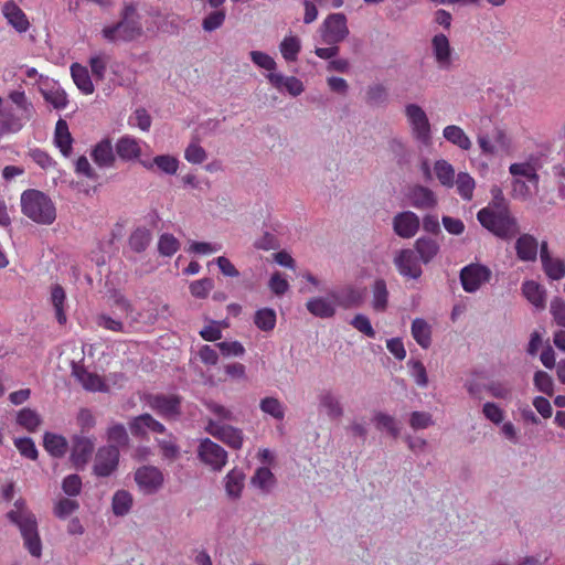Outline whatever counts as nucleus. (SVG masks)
I'll list each match as a JSON object with an SVG mask.
<instances>
[{"label": "nucleus", "instance_id": "nucleus-1", "mask_svg": "<svg viewBox=\"0 0 565 565\" xmlns=\"http://www.w3.org/2000/svg\"><path fill=\"white\" fill-rule=\"evenodd\" d=\"M120 19L115 24L105 25L102 29V36L109 43L132 42L143 35L141 18L137 4L124 3L119 14Z\"/></svg>", "mask_w": 565, "mask_h": 565}, {"label": "nucleus", "instance_id": "nucleus-2", "mask_svg": "<svg viewBox=\"0 0 565 565\" xmlns=\"http://www.w3.org/2000/svg\"><path fill=\"white\" fill-rule=\"evenodd\" d=\"M8 518L19 526L29 553L39 558L42 554V544L36 530V521L34 515L26 510L24 502L18 500L8 513Z\"/></svg>", "mask_w": 565, "mask_h": 565}, {"label": "nucleus", "instance_id": "nucleus-3", "mask_svg": "<svg viewBox=\"0 0 565 565\" xmlns=\"http://www.w3.org/2000/svg\"><path fill=\"white\" fill-rule=\"evenodd\" d=\"M20 203L22 213L35 223L51 224L55 220V206L52 201L41 191H24L21 194Z\"/></svg>", "mask_w": 565, "mask_h": 565}, {"label": "nucleus", "instance_id": "nucleus-4", "mask_svg": "<svg viewBox=\"0 0 565 565\" xmlns=\"http://www.w3.org/2000/svg\"><path fill=\"white\" fill-rule=\"evenodd\" d=\"M477 218L483 227L502 239H511L521 232L518 221L505 210L495 212L484 207L478 212Z\"/></svg>", "mask_w": 565, "mask_h": 565}, {"label": "nucleus", "instance_id": "nucleus-5", "mask_svg": "<svg viewBox=\"0 0 565 565\" xmlns=\"http://www.w3.org/2000/svg\"><path fill=\"white\" fill-rule=\"evenodd\" d=\"M404 115L409 126L412 137L425 146L430 145L431 125L423 107L415 103L406 104Z\"/></svg>", "mask_w": 565, "mask_h": 565}, {"label": "nucleus", "instance_id": "nucleus-6", "mask_svg": "<svg viewBox=\"0 0 565 565\" xmlns=\"http://www.w3.org/2000/svg\"><path fill=\"white\" fill-rule=\"evenodd\" d=\"M196 454L200 461L214 472L222 471L228 459L227 451L210 438L200 440Z\"/></svg>", "mask_w": 565, "mask_h": 565}, {"label": "nucleus", "instance_id": "nucleus-7", "mask_svg": "<svg viewBox=\"0 0 565 565\" xmlns=\"http://www.w3.org/2000/svg\"><path fill=\"white\" fill-rule=\"evenodd\" d=\"M491 269L482 264L472 263L460 270V282L466 292H477L483 285L490 281Z\"/></svg>", "mask_w": 565, "mask_h": 565}, {"label": "nucleus", "instance_id": "nucleus-8", "mask_svg": "<svg viewBox=\"0 0 565 565\" xmlns=\"http://www.w3.org/2000/svg\"><path fill=\"white\" fill-rule=\"evenodd\" d=\"M347 18L343 13L329 14L320 26L322 42L326 44H338L349 35Z\"/></svg>", "mask_w": 565, "mask_h": 565}, {"label": "nucleus", "instance_id": "nucleus-9", "mask_svg": "<svg viewBox=\"0 0 565 565\" xmlns=\"http://www.w3.org/2000/svg\"><path fill=\"white\" fill-rule=\"evenodd\" d=\"M204 429L207 434L233 449L237 450L243 447L244 434L242 429L237 427L221 424L215 419H207Z\"/></svg>", "mask_w": 565, "mask_h": 565}, {"label": "nucleus", "instance_id": "nucleus-10", "mask_svg": "<svg viewBox=\"0 0 565 565\" xmlns=\"http://www.w3.org/2000/svg\"><path fill=\"white\" fill-rule=\"evenodd\" d=\"M430 49L439 70L449 71L454 67L456 53L449 39L444 33H437L431 38Z\"/></svg>", "mask_w": 565, "mask_h": 565}, {"label": "nucleus", "instance_id": "nucleus-11", "mask_svg": "<svg viewBox=\"0 0 565 565\" xmlns=\"http://www.w3.org/2000/svg\"><path fill=\"white\" fill-rule=\"evenodd\" d=\"M393 263L399 275L408 279H418L422 276V266L416 252L404 248L395 252Z\"/></svg>", "mask_w": 565, "mask_h": 565}, {"label": "nucleus", "instance_id": "nucleus-12", "mask_svg": "<svg viewBox=\"0 0 565 565\" xmlns=\"http://www.w3.org/2000/svg\"><path fill=\"white\" fill-rule=\"evenodd\" d=\"M543 168L542 154H530L523 161L510 164L509 172L513 177H523L535 188L539 186L540 175L537 171Z\"/></svg>", "mask_w": 565, "mask_h": 565}, {"label": "nucleus", "instance_id": "nucleus-13", "mask_svg": "<svg viewBox=\"0 0 565 565\" xmlns=\"http://www.w3.org/2000/svg\"><path fill=\"white\" fill-rule=\"evenodd\" d=\"M75 172L78 178L76 181L78 191L87 195L94 193L99 184V174L95 171L86 157H79L77 159Z\"/></svg>", "mask_w": 565, "mask_h": 565}, {"label": "nucleus", "instance_id": "nucleus-14", "mask_svg": "<svg viewBox=\"0 0 565 565\" xmlns=\"http://www.w3.org/2000/svg\"><path fill=\"white\" fill-rule=\"evenodd\" d=\"M148 405L167 419H177L181 414V398L178 395H153L149 397Z\"/></svg>", "mask_w": 565, "mask_h": 565}, {"label": "nucleus", "instance_id": "nucleus-15", "mask_svg": "<svg viewBox=\"0 0 565 565\" xmlns=\"http://www.w3.org/2000/svg\"><path fill=\"white\" fill-rule=\"evenodd\" d=\"M118 461L119 449L113 445L104 446L96 454L94 472L99 477H108L116 470Z\"/></svg>", "mask_w": 565, "mask_h": 565}, {"label": "nucleus", "instance_id": "nucleus-16", "mask_svg": "<svg viewBox=\"0 0 565 565\" xmlns=\"http://www.w3.org/2000/svg\"><path fill=\"white\" fill-rule=\"evenodd\" d=\"M135 480L143 493L151 494L162 487L164 478L157 467L143 466L135 472Z\"/></svg>", "mask_w": 565, "mask_h": 565}, {"label": "nucleus", "instance_id": "nucleus-17", "mask_svg": "<svg viewBox=\"0 0 565 565\" xmlns=\"http://www.w3.org/2000/svg\"><path fill=\"white\" fill-rule=\"evenodd\" d=\"M393 231L401 238L414 237L420 227V220L417 214L412 211H403L397 213L392 220Z\"/></svg>", "mask_w": 565, "mask_h": 565}, {"label": "nucleus", "instance_id": "nucleus-18", "mask_svg": "<svg viewBox=\"0 0 565 565\" xmlns=\"http://www.w3.org/2000/svg\"><path fill=\"white\" fill-rule=\"evenodd\" d=\"M405 196L408 204L418 210H430L438 204L436 194L424 185L411 186Z\"/></svg>", "mask_w": 565, "mask_h": 565}, {"label": "nucleus", "instance_id": "nucleus-19", "mask_svg": "<svg viewBox=\"0 0 565 565\" xmlns=\"http://www.w3.org/2000/svg\"><path fill=\"white\" fill-rule=\"evenodd\" d=\"M1 13L7 23L18 33H25L30 28V21L24 11L14 1H7L1 7Z\"/></svg>", "mask_w": 565, "mask_h": 565}, {"label": "nucleus", "instance_id": "nucleus-20", "mask_svg": "<svg viewBox=\"0 0 565 565\" xmlns=\"http://www.w3.org/2000/svg\"><path fill=\"white\" fill-rule=\"evenodd\" d=\"M246 476L244 471L237 467L231 469L222 480L226 498L236 502L242 498L245 488Z\"/></svg>", "mask_w": 565, "mask_h": 565}, {"label": "nucleus", "instance_id": "nucleus-21", "mask_svg": "<svg viewBox=\"0 0 565 565\" xmlns=\"http://www.w3.org/2000/svg\"><path fill=\"white\" fill-rule=\"evenodd\" d=\"M95 449V438L93 436H77L73 438V467L82 468L90 459Z\"/></svg>", "mask_w": 565, "mask_h": 565}, {"label": "nucleus", "instance_id": "nucleus-22", "mask_svg": "<svg viewBox=\"0 0 565 565\" xmlns=\"http://www.w3.org/2000/svg\"><path fill=\"white\" fill-rule=\"evenodd\" d=\"M129 428L134 436H145L149 431L156 434H164L166 427L163 424L158 422L152 415L145 413L139 416L131 418L129 422Z\"/></svg>", "mask_w": 565, "mask_h": 565}, {"label": "nucleus", "instance_id": "nucleus-23", "mask_svg": "<svg viewBox=\"0 0 565 565\" xmlns=\"http://www.w3.org/2000/svg\"><path fill=\"white\" fill-rule=\"evenodd\" d=\"M518 235L519 237L514 244L518 258L522 262H535L537 259L539 249L537 239L529 233Z\"/></svg>", "mask_w": 565, "mask_h": 565}, {"label": "nucleus", "instance_id": "nucleus-24", "mask_svg": "<svg viewBox=\"0 0 565 565\" xmlns=\"http://www.w3.org/2000/svg\"><path fill=\"white\" fill-rule=\"evenodd\" d=\"M40 92L42 93L44 99L51 104L54 108L60 109L64 108L67 105V96L66 93L63 92L57 83L45 78L40 83Z\"/></svg>", "mask_w": 565, "mask_h": 565}, {"label": "nucleus", "instance_id": "nucleus-25", "mask_svg": "<svg viewBox=\"0 0 565 565\" xmlns=\"http://www.w3.org/2000/svg\"><path fill=\"white\" fill-rule=\"evenodd\" d=\"M50 302L54 310L55 318L60 324L67 322V295L66 289L58 284H54L50 291Z\"/></svg>", "mask_w": 565, "mask_h": 565}, {"label": "nucleus", "instance_id": "nucleus-26", "mask_svg": "<svg viewBox=\"0 0 565 565\" xmlns=\"http://www.w3.org/2000/svg\"><path fill=\"white\" fill-rule=\"evenodd\" d=\"M307 310L318 318H331L334 316L337 307L331 292L327 297H315L307 301Z\"/></svg>", "mask_w": 565, "mask_h": 565}, {"label": "nucleus", "instance_id": "nucleus-27", "mask_svg": "<svg viewBox=\"0 0 565 565\" xmlns=\"http://www.w3.org/2000/svg\"><path fill=\"white\" fill-rule=\"evenodd\" d=\"M140 163L149 171H154V169H157L158 171L169 175L175 174L179 169V160L171 154L156 156L152 160H140Z\"/></svg>", "mask_w": 565, "mask_h": 565}, {"label": "nucleus", "instance_id": "nucleus-28", "mask_svg": "<svg viewBox=\"0 0 565 565\" xmlns=\"http://www.w3.org/2000/svg\"><path fill=\"white\" fill-rule=\"evenodd\" d=\"M15 423L24 430L29 433L38 431L42 424V415L34 408L23 407L15 414Z\"/></svg>", "mask_w": 565, "mask_h": 565}, {"label": "nucleus", "instance_id": "nucleus-29", "mask_svg": "<svg viewBox=\"0 0 565 565\" xmlns=\"http://www.w3.org/2000/svg\"><path fill=\"white\" fill-rule=\"evenodd\" d=\"M43 447L52 457H63L68 449V441L65 436L53 431H46L43 435Z\"/></svg>", "mask_w": 565, "mask_h": 565}, {"label": "nucleus", "instance_id": "nucleus-30", "mask_svg": "<svg viewBox=\"0 0 565 565\" xmlns=\"http://www.w3.org/2000/svg\"><path fill=\"white\" fill-rule=\"evenodd\" d=\"M319 407L322 408L330 418H340L343 415V406L340 398L330 390H323L318 395Z\"/></svg>", "mask_w": 565, "mask_h": 565}, {"label": "nucleus", "instance_id": "nucleus-31", "mask_svg": "<svg viewBox=\"0 0 565 565\" xmlns=\"http://www.w3.org/2000/svg\"><path fill=\"white\" fill-rule=\"evenodd\" d=\"M335 307L351 308L359 306L363 299V292L352 286H347L341 290L331 291Z\"/></svg>", "mask_w": 565, "mask_h": 565}, {"label": "nucleus", "instance_id": "nucleus-32", "mask_svg": "<svg viewBox=\"0 0 565 565\" xmlns=\"http://www.w3.org/2000/svg\"><path fill=\"white\" fill-rule=\"evenodd\" d=\"M116 152L120 159L131 161L140 158L141 147L137 139L124 136L116 142Z\"/></svg>", "mask_w": 565, "mask_h": 565}, {"label": "nucleus", "instance_id": "nucleus-33", "mask_svg": "<svg viewBox=\"0 0 565 565\" xmlns=\"http://www.w3.org/2000/svg\"><path fill=\"white\" fill-rule=\"evenodd\" d=\"M92 157L94 162L100 168L113 167L116 158L110 140L104 139L98 142L92 151Z\"/></svg>", "mask_w": 565, "mask_h": 565}, {"label": "nucleus", "instance_id": "nucleus-34", "mask_svg": "<svg viewBox=\"0 0 565 565\" xmlns=\"http://www.w3.org/2000/svg\"><path fill=\"white\" fill-rule=\"evenodd\" d=\"M443 137L454 146H457L461 150H470L472 147L471 139L463 131V129L457 125H448L443 129Z\"/></svg>", "mask_w": 565, "mask_h": 565}, {"label": "nucleus", "instance_id": "nucleus-35", "mask_svg": "<svg viewBox=\"0 0 565 565\" xmlns=\"http://www.w3.org/2000/svg\"><path fill=\"white\" fill-rule=\"evenodd\" d=\"M411 332L414 340L423 349H428L431 344V326L422 318H416L412 322Z\"/></svg>", "mask_w": 565, "mask_h": 565}, {"label": "nucleus", "instance_id": "nucleus-36", "mask_svg": "<svg viewBox=\"0 0 565 565\" xmlns=\"http://www.w3.org/2000/svg\"><path fill=\"white\" fill-rule=\"evenodd\" d=\"M53 142L64 157L71 152V132L65 119H60L55 126Z\"/></svg>", "mask_w": 565, "mask_h": 565}, {"label": "nucleus", "instance_id": "nucleus-37", "mask_svg": "<svg viewBox=\"0 0 565 565\" xmlns=\"http://www.w3.org/2000/svg\"><path fill=\"white\" fill-rule=\"evenodd\" d=\"M132 504L131 493L126 490H118L111 499V511L116 516H125L130 512Z\"/></svg>", "mask_w": 565, "mask_h": 565}, {"label": "nucleus", "instance_id": "nucleus-38", "mask_svg": "<svg viewBox=\"0 0 565 565\" xmlns=\"http://www.w3.org/2000/svg\"><path fill=\"white\" fill-rule=\"evenodd\" d=\"M416 255H419V260L428 264L439 252V245L431 238L420 237L415 242Z\"/></svg>", "mask_w": 565, "mask_h": 565}, {"label": "nucleus", "instance_id": "nucleus-39", "mask_svg": "<svg viewBox=\"0 0 565 565\" xmlns=\"http://www.w3.org/2000/svg\"><path fill=\"white\" fill-rule=\"evenodd\" d=\"M73 374L76 375L86 391L90 392H108V385L97 375L87 373L85 371H77L73 369Z\"/></svg>", "mask_w": 565, "mask_h": 565}, {"label": "nucleus", "instance_id": "nucleus-40", "mask_svg": "<svg viewBox=\"0 0 565 565\" xmlns=\"http://www.w3.org/2000/svg\"><path fill=\"white\" fill-rule=\"evenodd\" d=\"M250 482L254 487L267 493L275 487L276 478L270 469L260 467L255 471Z\"/></svg>", "mask_w": 565, "mask_h": 565}, {"label": "nucleus", "instance_id": "nucleus-41", "mask_svg": "<svg viewBox=\"0 0 565 565\" xmlns=\"http://www.w3.org/2000/svg\"><path fill=\"white\" fill-rule=\"evenodd\" d=\"M73 82L83 94L94 93L95 87L86 67L73 64Z\"/></svg>", "mask_w": 565, "mask_h": 565}, {"label": "nucleus", "instance_id": "nucleus-42", "mask_svg": "<svg viewBox=\"0 0 565 565\" xmlns=\"http://www.w3.org/2000/svg\"><path fill=\"white\" fill-rule=\"evenodd\" d=\"M434 172L441 185L452 188L455 185V169L446 160H437L434 164Z\"/></svg>", "mask_w": 565, "mask_h": 565}, {"label": "nucleus", "instance_id": "nucleus-43", "mask_svg": "<svg viewBox=\"0 0 565 565\" xmlns=\"http://www.w3.org/2000/svg\"><path fill=\"white\" fill-rule=\"evenodd\" d=\"M522 292L524 297L535 307L543 308L545 305V292L542 287L533 281L529 280L523 282Z\"/></svg>", "mask_w": 565, "mask_h": 565}, {"label": "nucleus", "instance_id": "nucleus-44", "mask_svg": "<svg viewBox=\"0 0 565 565\" xmlns=\"http://www.w3.org/2000/svg\"><path fill=\"white\" fill-rule=\"evenodd\" d=\"M457 192L465 201H471L476 188L475 179L467 172H459L455 180Z\"/></svg>", "mask_w": 565, "mask_h": 565}, {"label": "nucleus", "instance_id": "nucleus-45", "mask_svg": "<svg viewBox=\"0 0 565 565\" xmlns=\"http://www.w3.org/2000/svg\"><path fill=\"white\" fill-rule=\"evenodd\" d=\"M205 408L212 414L213 417H210L209 419H215L220 422L221 424H224L225 422H232L235 420L234 413L227 408L226 406L212 401L207 399L204 401Z\"/></svg>", "mask_w": 565, "mask_h": 565}, {"label": "nucleus", "instance_id": "nucleus-46", "mask_svg": "<svg viewBox=\"0 0 565 565\" xmlns=\"http://www.w3.org/2000/svg\"><path fill=\"white\" fill-rule=\"evenodd\" d=\"M68 480H70L68 477L64 478L63 484H62L64 495H58L54 502L53 511H54V514L60 519H66V518H68V515L71 513V500L68 499V495H70Z\"/></svg>", "mask_w": 565, "mask_h": 565}, {"label": "nucleus", "instance_id": "nucleus-47", "mask_svg": "<svg viewBox=\"0 0 565 565\" xmlns=\"http://www.w3.org/2000/svg\"><path fill=\"white\" fill-rule=\"evenodd\" d=\"M276 312L271 308H262L255 312V326L265 332L274 330L276 326Z\"/></svg>", "mask_w": 565, "mask_h": 565}, {"label": "nucleus", "instance_id": "nucleus-48", "mask_svg": "<svg viewBox=\"0 0 565 565\" xmlns=\"http://www.w3.org/2000/svg\"><path fill=\"white\" fill-rule=\"evenodd\" d=\"M259 408L263 413L271 416L277 420H282L285 417V406L282 403L273 396H267L260 399Z\"/></svg>", "mask_w": 565, "mask_h": 565}, {"label": "nucleus", "instance_id": "nucleus-49", "mask_svg": "<svg viewBox=\"0 0 565 565\" xmlns=\"http://www.w3.org/2000/svg\"><path fill=\"white\" fill-rule=\"evenodd\" d=\"M372 307L376 311H384L387 307L388 301V290L386 287V282L383 279L375 280L372 288Z\"/></svg>", "mask_w": 565, "mask_h": 565}, {"label": "nucleus", "instance_id": "nucleus-50", "mask_svg": "<svg viewBox=\"0 0 565 565\" xmlns=\"http://www.w3.org/2000/svg\"><path fill=\"white\" fill-rule=\"evenodd\" d=\"M107 439L115 447H125L129 444V436L122 424L114 423L107 428Z\"/></svg>", "mask_w": 565, "mask_h": 565}, {"label": "nucleus", "instance_id": "nucleus-51", "mask_svg": "<svg viewBox=\"0 0 565 565\" xmlns=\"http://www.w3.org/2000/svg\"><path fill=\"white\" fill-rule=\"evenodd\" d=\"M151 233L145 227L137 228L129 237V246L136 253L146 250L151 242Z\"/></svg>", "mask_w": 565, "mask_h": 565}, {"label": "nucleus", "instance_id": "nucleus-52", "mask_svg": "<svg viewBox=\"0 0 565 565\" xmlns=\"http://www.w3.org/2000/svg\"><path fill=\"white\" fill-rule=\"evenodd\" d=\"M373 423L377 429L387 430L393 437L399 435V427L395 418L386 413L377 412L373 415Z\"/></svg>", "mask_w": 565, "mask_h": 565}, {"label": "nucleus", "instance_id": "nucleus-53", "mask_svg": "<svg viewBox=\"0 0 565 565\" xmlns=\"http://www.w3.org/2000/svg\"><path fill=\"white\" fill-rule=\"evenodd\" d=\"M300 40L297 36H286L280 43V52L286 61H296L300 51Z\"/></svg>", "mask_w": 565, "mask_h": 565}, {"label": "nucleus", "instance_id": "nucleus-54", "mask_svg": "<svg viewBox=\"0 0 565 565\" xmlns=\"http://www.w3.org/2000/svg\"><path fill=\"white\" fill-rule=\"evenodd\" d=\"M542 267L553 280H559L565 276V263L562 259L550 257L542 262Z\"/></svg>", "mask_w": 565, "mask_h": 565}, {"label": "nucleus", "instance_id": "nucleus-55", "mask_svg": "<svg viewBox=\"0 0 565 565\" xmlns=\"http://www.w3.org/2000/svg\"><path fill=\"white\" fill-rule=\"evenodd\" d=\"M214 288V281L211 278H202L190 284L189 289L193 297L204 299Z\"/></svg>", "mask_w": 565, "mask_h": 565}, {"label": "nucleus", "instance_id": "nucleus-56", "mask_svg": "<svg viewBox=\"0 0 565 565\" xmlns=\"http://www.w3.org/2000/svg\"><path fill=\"white\" fill-rule=\"evenodd\" d=\"M387 96L386 88L381 84H376L367 88L365 99L369 105L380 106L387 102Z\"/></svg>", "mask_w": 565, "mask_h": 565}, {"label": "nucleus", "instance_id": "nucleus-57", "mask_svg": "<svg viewBox=\"0 0 565 565\" xmlns=\"http://www.w3.org/2000/svg\"><path fill=\"white\" fill-rule=\"evenodd\" d=\"M14 446L21 454V456L35 460L39 456V451L34 441L29 437H20L14 439Z\"/></svg>", "mask_w": 565, "mask_h": 565}, {"label": "nucleus", "instance_id": "nucleus-58", "mask_svg": "<svg viewBox=\"0 0 565 565\" xmlns=\"http://www.w3.org/2000/svg\"><path fill=\"white\" fill-rule=\"evenodd\" d=\"M491 137L493 139L494 147H495L498 153L507 152L511 149L512 139L504 128L495 127L492 131Z\"/></svg>", "mask_w": 565, "mask_h": 565}, {"label": "nucleus", "instance_id": "nucleus-59", "mask_svg": "<svg viewBox=\"0 0 565 565\" xmlns=\"http://www.w3.org/2000/svg\"><path fill=\"white\" fill-rule=\"evenodd\" d=\"M407 365L411 369V375L415 383L420 387H426L428 385V376L424 364L420 361L411 360L407 362Z\"/></svg>", "mask_w": 565, "mask_h": 565}, {"label": "nucleus", "instance_id": "nucleus-60", "mask_svg": "<svg viewBox=\"0 0 565 565\" xmlns=\"http://www.w3.org/2000/svg\"><path fill=\"white\" fill-rule=\"evenodd\" d=\"M184 158L190 163L200 164L206 160L207 154L198 142H191L184 151Z\"/></svg>", "mask_w": 565, "mask_h": 565}, {"label": "nucleus", "instance_id": "nucleus-61", "mask_svg": "<svg viewBox=\"0 0 565 565\" xmlns=\"http://www.w3.org/2000/svg\"><path fill=\"white\" fill-rule=\"evenodd\" d=\"M178 239L171 234H162L159 238L158 249L163 256H171L179 249Z\"/></svg>", "mask_w": 565, "mask_h": 565}, {"label": "nucleus", "instance_id": "nucleus-62", "mask_svg": "<svg viewBox=\"0 0 565 565\" xmlns=\"http://www.w3.org/2000/svg\"><path fill=\"white\" fill-rule=\"evenodd\" d=\"M486 390L494 398L509 399L512 395V388L505 383L498 381L490 382Z\"/></svg>", "mask_w": 565, "mask_h": 565}, {"label": "nucleus", "instance_id": "nucleus-63", "mask_svg": "<svg viewBox=\"0 0 565 565\" xmlns=\"http://www.w3.org/2000/svg\"><path fill=\"white\" fill-rule=\"evenodd\" d=\"M225 20V12L223 10L213 11L207 17L204 18L202 22V28L206 32H212L218 29Z\"/></svg>", "mask_w": 565, "mask_h": 565}, {"label": "nucleus", "instance_id": "nucleus-64", "mask_svg": "<svg viewBox=\"0 0 565 565\" xmlns=\"http://www.w3.org/2000/svg\"><path fill=\"white\" fill-rule=\"evenodd\" d=\"M268 287L276 296H282L289 289V284L281 273L276 271L271 275Z\"/></svg>", "mask_w": 565, "mask_h": 565}]
</instances>
